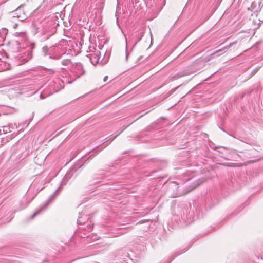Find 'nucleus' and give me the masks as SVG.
<instances>
[{"label":"nucleus","instance_id":"nucleus-10","mask_svg":"<svg viewBox=\"0 0 263 263\" xmlns=\"http://www.w3.org/2000/svg\"><path fill=\"white\" fill-rule=\"evenodd\" d=\"M127 126H125L123 128V129L119 130L117 131L116 133H115L114 134L110 135L107 138V141H109L111 142L112 141L118 136H119L126 128Z\"/></svg>","mask_w":263,"mask_h":263},{"label":"nucleus","instance_id":"nucleus-17","mask_svg":"<svg viewBox=\"0 0 263 263\" xmlns=\"http://www.w3.org/2000/svg\"><path fill=\"white\" fill-rule=\"evenodd\" d=\"M58 47L57 46H52L49 48L50 54H53L57 53L58 52Z\"/></svg>","mask_w":263,"mask_h":263},{"label":"nucleus","instance_id":"nucleus-20","mask_svg":"<svg viewBox=\"0 0 263 263\" xmlns=\"http://www.w3.org/2000/svg\"><path fill=\"white\" fill-rule=\"evenodd\" d=\"M71 61L70 60L66 59L62 61V64L64 66H68L71 64Z\"/></svg>","mask_w":263,"mask_h":263},{"label":"nucleus","instance_id":"nucleus-27","mask_svg":"<svg viewBox=\"0 0 263 263\" xmlns=\"http://www.w3.org/2000/svg\"><path fill=\"white\" fill-rule=\"evenodd\" d=\"M171 261V260L170 261H169L168 263H170Z\"/></svg>","mask_w":263,"mask_h":263},{"label":"nucleus","instance_id":"nucleus-23","mask_svg":"<svg viewBox=\"0 0 263 263\" xmlns=\"http://www.w3.org/2000/svg\"><path fill=\"white\" fill-rule=\"evenodd\" d=\"M17 24H15L14 25V27H14V28H16L17 27Z\"/></svg>","mask_w":263,"mask_h":263},{"label":"nucleus","instance_id":"nucleus-3","mask_svg":"<svg viewBox=\"0 0 263 263\" xmlns=\"http://www.w3.org/2000/svg\"><path fill=\"white\" fill-rule=\"evenodd\" d=\"M37 32L42 35L43 40H47L55 32L54 28H51L49 25H46L42 28H37Z\"/></svg>","mask_w":263,"mask_h":263},{"label":"nucleus","instance_id":"nucleus-8","mask_svg":"<svg viewBox=\"0 0 263 263\" xmlns=\"http://www.w3.org/2000/svg\"><path fill=\"white\" fill-rule=\"evenodd\" d=\"M49 201L48 200L44 205H42V206L40 207L39 209H37L35 212L30 217L29 219L31 220L33 219L37 215L40 214L43 210H45L46 207L48 206V202Z\"/></svg>","mask_w":263,"mask_h":263},{"label":"nucleus","instance_id":"nucleus-5","mask_svg":"<svg viewBox=\"0 0 263 263\" xmlns=\"http://www.w3.org/2000/svg\"><path fill=\"white\" fill-rule=\"evenodd\" d=\"M62 88V86L60 85V81L59 80H57V81L51 82L49 86L50 90L49 95H50L53 94L54 92H58L61 90Z\"/></svg>","mask_w":263,"mask_h":263},{"label":"nucleus","instance_id":"nucleus-12","mask_svg":"<svg viewBox=\"0 0 263 263\" xmlns=\"http://www.w3.org/2000/svg\"><path fill=\"white\" fill-rule=\"evenodd\" d=\"M88 217L87 215H84V214H83L81 213L80 214V216L79 217V218L77 219V223L78 224H82L85 223L86 220H88Z\"/></svg>","mask_w":263,"mask_h":263},{"label":"nucleus","instance_id":"nucleus-11","mask_svg":"<svg viewBox=\"0 0 263 263\" xmlns=\"http://www.w3.org/2000/svg\"><path fill=\"white\" fill-rule=\"evenodd\" d=\"M127 126H125L123 128V129L119 130L117 131L116 133H115L114 134L110 135L107 138V141H109L111 142L112 141L118 136H119L126 128Z\"/></svg>","mask_w":263,"mask_h":263},{"label":"nucleus","instance_id":"nucleus-13","mask_svg":"<svg viewBox=\"0 0 263 263\" xmlns=\"http://www.w3.org/2000/svg\"><path fill=\"white\" fill-rule=\"evenodd\" d=\"M8 33V29L5 28H3L0 29V41H3L5 40L6 35Z\"/></svg>","mask_w":263,"mask_h":263},{"label":"nucleus","instance_id":"nucleus-16","mask_svg":"<svg viewBox=\"0 0 263 263\" xmlns=\"http://www.w3.org/2000/svg\"><path fill=\"white\" fill-rule=\"evenodd\" d=\"M42 51L44 56H50V54L49 52V48L47 46H45L43 47Z\"/></svg>","mask_w":263,"mask_h":263},{"label":"nucleus","instance_id":"nucleus-7","mask_svg":"<svg viewBox=\"0 0 263 263\" xmlns=\"http://www.w3.org/2000/svg\"><path fill=\"white\" fill-rule=\"evenodd\" d=\"M73 72L75 73L76 78H79L81 76L84 74L85 71L83 69V65L81 63L76 64V67L73 69Z\"/></svg>","mask_w":263,"mask_h":263},{"label":"nucleus","instance_id":"nucleus-26","mask_svg":"<svg viewBox=\"0 0 263 263\" xmlns=\"http://www.w3.org/2000/svg\"><path fill=\"white\" fill-rule=\"evenodd\" d=\"M220 51H221V50H218V51H216V53L219 52H220ZM215 53H216V52H215V53H214V54H215Z\"/></svg>","mask_w":263,"mask_h":263},{"label":"nucleus","instance_id":"nucleus-24","mask_svg":"<svg viewBox=\"0 0 263 263\" xmlns=\"http://www.w3.org/2000/svg\"><path fill=\"white\" fill-rule=\"evenodd\" d=\"M232 44H230V45L228 46V47H226V48H229V47L231 46V45H232Z\"/></svg>","mask_w":263,"mask_h":263},{"label":"nucleus","instance_id":"nucleus-25","mask_svg":"<svg viewBox=\"0 0 263 263\" xmlns=\"http://www.w3.org/2000/svg\"><path fill=\"white\" fill-rule=\"evenodd\" d=\"M40 97H41V98H44V97H43V95H42V94H41V95H40Z\"/></svg>","mask_w":263,"mask_h":263},{"label":"nucleus","instance_id":"nucleus-14","mask_svg":"<svg viewBox=\"0 0 263 263\" xmlns=\"http://www.w3.org/2000/svg\"><path fill=\"white\" fill-rule=\"evenodd\" d=\"M72 176V173L71 171L68 172L66 175H65L64 177L63 178L62 181V184L64 185L66 184V183L68 181V180L70 178V177Z\"/></svg>","mask_w":263,"mask_h":263},{"label":"nucleus","instance_id":"nucleus-2","mask_svg":"<svg viewBox=\"0 0 263 263\" xmlns=\"http://www.w3.org/2000/svg\"><path fill=\"white\" fill-rule=\"evenodd\" d=\"M165 4V0H148L147 6L154 14L157 15Z\"/></svg>","mask_w":263,"mask_h":263},{"label":"nucleus","instance_id":"nucleus-19","mask_svg":"<svg viewBox=\"0 0 263 263\" xmlns=\"http://www.w3.org/2000/svg\"><path fill=\"white\" fill-rule=\"evenodd\" d=\"M10 128H11L10 125L3 126V129H2L3 132L4 134L10 133V132H11Z\"/></svg>","mask_w":263,"mask_h":263},{"label":"nucleus","instance_id":"nucleus-4","mask_svg":"<svg viewBox=\"0 0 263 263\" xmlns=\"http://www.w3.org/2000/svg\"><path fill=\"white\" fill-rule=\"evenodd\" d=\"M13 17H16L20 21L23 22L27 18V15L23 10V6L21 5L12 12Z\"/></svg>","mask_w":263,"mask_h":263},{"label":"nucleus","instance_id":"nucleus-18","mask_svg":"<svg viewBox=\"0 0 263 263\" xmlns=\"http://www.w3.org/2000/svg\"><path fill=\"white\" fill-rule=\"evenodd\" d=\"M62 54H58L57 53L50 54L49 58L53 60H60L61 58Z\"/></svg>","mask_w":263,"mask_h":263},{"label":"nucleus","instance_id":"nucleus-15","mask_svg":"<svg viewBox=\"0 0 263 263\" xmlns=\"http://www.w3.org/2000/svg\"><path fill=\"white\" fill-rule=\"evenodd\" d=\"M143 34L142 33H138L136 34L134 36V46L139 42L142 39Z\"/></svg>","mask_w":263,"mask_h":263},{"label":"nucleus","instance_id":"nucleus-6","mask_svg":"<svg viewBox=\"0 0 263 263\" xmlns=\"http://www.w3.org/2000/svg\"><path fill=\"white\" fill-rule=\"evenodd\" d=\"M209 60V58L205 59L202 58L198 59L194 62L193 67L197 70H200L205 66V63Z\"/></svg>","mask_w":263,"mask_h":263},{"label":"nucleus","instance_id":"nucleus-1","mask_svg":"<svg viewBox=\"0 0 263 263\" xmlns=\"http://www.w3.org/2000/svg\"><path fill=\"white\" fill-rule=\"evenodd\" d=\"M95 49L93 47L90 46L89 47V52H92L87 55L89 58L91 63L95 65L97 64H100L102 65L106 64L108 61L110 56V52H106L103 59L100 61L101 52L99 50L93 51L92 50Z\"/></svg>","mask_w":263,"mask_h":263},{"label":"nucleus","instance_id":"nucleus-9","mask_svg":"<svg viewBox=\"0 0 263 263\" xmlns=\"http://www.w3.org/2000/svg\"><path fill=\"white\" fill-rule=\"evenodd\" d=\"M127 126H125L123 128V129L119 130L117 131L116 133H115L114 134L110 135L107 138V141H109L111 142L112 141L118 136H119L126 128Z\"/></svg>","mask_w":263,"mask_h":263},{"label":"nucleus","instance_id":"nucleus-22","mask_svg":"<svg viewBox=\"0 0 263 263\" xmlns=\"http://www.w3.org/2000/svg\"><path fill=\"white\" fill-rule=\"evenodd\" d=\"M108 79V76H105L104 78V81L106 82Z\"/></svg>","mask_w":263,"mask_h":263},{"label":"nucleus","instance_id":"nucleus-21","mask_svg":"<svg viewBox=\"0 0 263 263\" xmlns=\"http://www.w3.org/2000/svg\"><path fill=\"white\" fill-rule=\"evenodd\" d=\"M187 74L186 73H185L183 74L182 75H180V76H177V77L176 76V79H177V78H178L181 77H182V76H185V75H187Z\"/></svg>","mask_w":263,"mask_h":263}]
</instances>
